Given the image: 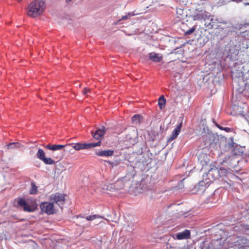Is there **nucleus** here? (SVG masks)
I'll use <instances>...</instances> for the list:
<instances>
[{
  "mask_svg": "<svg viewBox=\"0 0 249 249\" xmlns=\"http://www.w3.org/2000/svg\"><path fill=\"white\" fill-rule=\"evenodd\" d=\"M233 159L230 156H226L220 161L221 164L226 165L227 166H232L231 165V161Z\"/></svg>",
  "mask_w": 249,
  "mask_h": 249,
  "instance_id": "21",
  "label": "nucleus"
},
{
  "mask_svg": "<svg viewBox=\"0 0 249 249\" xmlns=\"http://www.w3.org/2000/svg\"><path fill=\"white\" fill-rule=\"evenodd\" d=\"M136 175L134 167L131 165H127L126 176L129 179L133 178Z\"/></svg>",
  "mask_w": 249,
  "mask_h": 249,
  "instance_id": "19",
  "label": "nucleus"
},
{
  "mask_svg": "<svg viewBox=\"0 0 249 249\" xmlns=\"http://www.w3.org/2000/svg\"><path fill=\"white\" fill-rule=\"evenodd\" d=\"M218 171L219 172V178L223 177H226L230 174L228 171L224 168H220L218 169Z\"/></svg>",
  "mask_w": 249,
  "mask_h": 249,
  "instance_id": "26",
  "label": "nucleus"
},
{
  "mask_svg": "<svg viewBox=\"0 0 249 249\" xmlns=\"http://www.w3.org/2000/svg\"><path fill=\"white\" fill-rule=\"evenodd\" d=\"M144 191V190L142 188H141V190L139 191V193H142Z\"/></svg>",
  "mask_w": 249,
  "mask_h": 249,
  "instance_id": "44",
  "label": "nucleus"
},
{
  "mask_svg": "<svg viewBox=\"0 0 249 249\" xmlns=\"http://www.w3.org/2000/svg\"><path fill=\"white\" fill-rule=\"evenodd\" d=\"M213 123L215 124L216 127L219 128L220 130H223L227 132H233V129L232 128L228 127H222L216 123L215 121H213Z\"/></svg>",
  "mask_w": 249,
  "mask_h": 249,
  "instance_id": "25",
  "label": "nucleus"
},
{
  "mask_svg": "<svg viewBox=\"0 0 249 249\" xmlns=\"http://www.w3.org/2000/svg\"><path fill=\"white\" fill-rule=\"evenodd\" d=\"M206 176L208 177V178H206L205 179H210L211 181V183L213 182V180L218 179L219 178L218 169L217 168H212L209 171Z\"/></svg>",
  "mask_w": 249,
  "mask_h": 249,
  "instance_id": "13",
  "label": "nucleus"
},
{
  "mask_svg": "<svg viewBox=\"0 0 249 249\" xmlns=\"http://www.w3.org/2000/svg\"><path fill=\"white\" fill-rule=\"evenodd\" d=\"M211 183V181L209 179H205L200 181L195 186V190L196 193L199 194L203 193L206 188Z\"/></svg>",
  "mask_w": 249,
  "mask_h": 249,
  "instance_id": "8",
  "label": "nucleus"
},
{
  "mask_svg": "<svg viewBox=\"0 0 249 249\" xmlns=\"http://www.w3.org/2000/svg\"><path fill=\"white\" fill-rule=\"evenodd\" d=\"M217 23H222V24H227V21H225V20H224L222 18H217Z\"/></svg>",
  "mask_w": 249,
  "mask_h": 249,
  "instance_id": "38",
  "label": "nucleus"
},
{
  "mask_svg": "<svg viewBox=\"0 0 249 249\" xmlns=\"http://www.w3.org/2000/svg\"><path fill=\"white\" fill-rule=\"evenodd\" d=\"M71 0H66L67 2H70V1H71Z\"/></svg>",
  "mask_w": 249,
  "mask_h": 249,
  "instance_id": "47",
  "label": "nucleus"
},
{
  "mask_svg": "<svg viewBox=\"0 0 249 249\" xmlns=\"http://www.w3.org/2000/svg\"><path fill=\"white\" fill-rule=\"evenodd\" d=\"M114 151L111 149H107L103 150H99L95 152V154L100 157H110L112 156Z\"/></svg>",
  "mask_w": 249,
  "mask_h": 249,
  "instance_id": "16",
  "label": "nucleus"
},
{
  "mask_svg": "<svg viewBox=\"0 0 249 249\" xmlns=\"http://www.w3.org/2000/svg\"><path fill=\"white\" fill-rule=\"evenodd\" d=\"M107 162L112 167L118 166L121 162V160H115L113 161H108Z\"/></svg>",
  "mask_w": 249,
  "mask_h": 249,
  "instance_id": "33",
  "label": "nucleus"
},
{
  "mask_svg": "<svg viewBox=\"0 0 249 249\" xmlns=\"http://www.w3.org/2000/svg\"><path fill=\"white\" fill-rule=\"evenodd\" d=\"M221 181H222V183L224 188L228 189L231 187V180H229V181H228L227 180H224L223 179H222Z\"/></svg>",
  "mask_w": 249,
  "mask_h": 249,
  "instance_id": "31",
  "label": "nucleus"
},
{
  "mask_svg": "<svg viewBox=\"0 0 249 249\" xmlns=\"http://www.w3.org/2000/svg\"><path fill=\"white\" fill-rule=\"evenodd\" d=\"M64 151L65 152H71V150H73V149L72 148V144L70 143L66 145H64Z\"/></svg>",
  "mask_w": 249,
  "mask_h": 249,
  "instance_id": "32",
  "label": "nucleus"
},
{
  "mask_svg": "<svg viewBox=\"0 0 249 249\" xmlns=\"http://www.w3.org/2000/svg\"><path fill=\"white\" fill-rule=\"evenodd\" d=\"M37 158L41 160H43L45 158V153L43 149L39 148L36 153Z\"/></svg>",
  "mask_w": 249,
  "mask_h": 249,
  "instance_id": "24",
  "label": "nucleus"
},
{
  "mask_svg": "<svg viewBox=\"0 0 249 249\" xmlns=\"http://www.w3.org/2000/svg\"><path fill=\"white\" fill-rule=\"evenodd\" d=\"M196 29V27L193 26L192 28L189 29V30H188L187 31H186L185 32V35L188 36V35H191L193 32H194Z\"/></svg>",
  "mask_w": 249,
  "mask_h": 249,
  "instance_id": "36",
  "label": "nucleus"
},
{
  "mask_svg": "<svg viewBox=\"0 0 249 249\" xmlns=\"http://www.w3.org/2000/svg\"><path fill=\"white\" fill-rule=\"evenodd\" d=\"M240 89L241 90H243V88H240Z\"/></svg>",
  "mask_w": 249,
  "mask_h": 249,
  "instance_id": "50",
  "label": "nucleus"
},
{
  "mask_svg": "<svg viewBox=\"0 0 249 249\" xmlns=\"http://www.w3.org/2000/svg\"><path fill=\"white\" fill-rule=\"evenodd\" d=\"M72 148L75 150H80L82 149H89L93 147L100 146L101 142L99 141L97 142L89 143H82L78 142L76 143H72Z\"/></svg>",
  "mask_w": 249,
  "mask_h": 249,
  "instance_id": "6",
  "label": "nucleus"
},
{
  "mask_svg": "<svg viewBox=\"0 0 249 249\" xmlns=\"http://www.w3.org/2000/svg\"><path fill=\"white\" fill-rule=\"evenodd\" d=\"M245 249H249V247H246Z\"/></svg>",
  "mask_w": 249,
  "mask_h": 249,
  "instance_id": "48",
  "label": "nucleus"
},
{
  "mask_svg": "<svg viewBox=\"0 0 249 249\" xmlns=\"http://www.w3.org/2000/svg\"><path fill=\"white\" fill-rule=\"evenodd\" d=\"M149 59L154 62H159L162 60L161 54L155 52H151L148 54Z\"/></svg>",
  "mask_w": 249,
  "mask_h": 249,
  "instance_id": "18",
  "label": "nucleus"
},
{
  "mask_svg": "<svg viewBox=\"0 0 249 249\" xmlns=\"http://www.w3.org/2000/svg\"><path fill=\"white\" fill-rule=\"evenodd\" d=\"M205 21V25L206 27H208L209 29H212L214 28V25L212 23L210 20V17H208L206 20Z\"/></svg>",
  "mask_w": 249,
  "mask_h": 249,
  "instance_id": "29",
  "label": "nucleus"
},
{
  "mask_svg": "<svg viewBox=\"0 0 249 249\" xmlns=\"http://www.w3.org/2000/svg\"><path fill=\"white\" fill-rule=\"evenodd\" d=\"M200 127L201 135L203 139L205 140L206 143L210 144L212 146H216L220 142V138L217 134H214L210 131L206 126H202Z\"/></svg>",
  "mask_w": 249,
  "mask_h": 249,
  "instance_id": "2",
  "label": "nucleus"
},
{
  "mask_svg": "<svg viewBox=\"0 0 249 249\" xmlns=\"http://www.w3.org/2000/svg\"><path fill=\"white\" fill-rule=\"evenodd\" d=\"M45 8V3L42 0H35L28 6L27 13L29 16L35 18L41 15Z\"/></svg>",
  "mask_w": 249,
  "mask_h": 249,
  "instance_id": "3",
  "label": "nucleus"
},
{
  "mask_svg": "<svg viewBox=\"0 0 249 249\" xmlns=\"http://www.w3.org/2000/svg\"><path fill=\"white\" fill-rule=\"evenodd\" d=\"M131 120L134 124H139L142 120V117L139 114H136L132 117Z\"/></svg>",
  "mask_w": 249,
  "mask_h": 249,
  "instance_id": "22",
  "label": "nucleus"
},
{
  "mask_svg": "<svg viewBox=\"0 0 249 249\" xmlns=\"http://www.w3.org/2000/svg\"><path fill=\"white\" fill-rule=\"evenodd\" d=\"M176 238L178 240L189 239L191 236L190 231L188 230H185L182 232L176 234Z\"/></svg>",
  "mask_w": 249,
  "mask_h": 249,
  "instance_id": "17",
  "label": "nucleus"
},
{
  "mask_svg": "<svg viewBox=\"0 0 249 249\" xmlns=\"http://www.w3.org/2000/svg\"><path fill=\"white\" fill-rule=\"evenodd\" d=\"M46 164L52 165L54 163V161L51 158H46L42 160Z\"/></svg>",
  "mask_w": 249,
  "mask_h": 249,
  "instance_id": "30",
  "label": "nucleus"
},
{
  "mask_svg": "<svg viewBox=\"0 0 249 249\" xmlns=\"http://www.w3.org/2000/svg\"><path fill=\"white\" fill-rule=\"evenodd\" d=\"M64 147V145H61V144H59V145L54 144V145H52V148H53V151H56V150H59L62 149Z\"/></svg>",
  "mask_w": 249,
  "mask_h": 249,
  "instance_id": "34",
  "label": "nucleus"
},
{
  "mask_svg": "<svg viewBox=\"0 0 249 249\" xmlns=\"http://www.w3.org/2000/svg\"><path fill=\"white\" fill-rule=\"evenodd\" d=\"M183 180H181L179 183L178 184V185L176 187L177 189H182V188H183L184 187V184H183Z\"/></svg>",
  "mask_w": 249,
  "mask_h": 249,
  "instance_id": "37",
  "label": "nucleus"
},
{
  "mask_svg": "<svg viewBox=\"0 0 249 249\" xmlns=\"http://www.w3.org/2000/svg\"><path fill=\"white\" fill-rule=\"evenodd\" d=\"M45 147L48 149H49V150H53V148H52V145H51V144H47L45 146Z\"/></svg>",
  "mask_w": 249,
  "mask_h": 249,
  "instance_id": "41",
  "label": "nucleus"
},
{
  "mask_svg": "<svg viewBox=\"0 0 249 249\" xmlns=\"http://www.w3.org/2000/svg\"><path fill=\"white\" fill-rule=\"evenodd\" d=\"M208 40H209V38L207 37H205L204 38H203V45H204L206 42L208 41Z\"/></svg>",
  "mask_w": 249,
  "mask_h": 249,
  "instance_id": "42",
  "label": "nucleus"
},
{
  "mask_svg": "<svg viewBox=\"0 0 249 249\" xmlns=\"http://www.w3.org/2000/svg\"><path fill=\"white\" fill-rule=\"evenodd\" d=\"M245 229L247 230H249V225H247L245 227Z\"/></svg>",
  "mask_w": 249,
  "mask_h": 249,
  "instance_id": "45",
  "label": "nucleus"
},
{
  "mask_svg": "<svg viewBox=\"0 0 249 249\" xmlns=\"http://www.w3.org/2000/svg\"><path fill=\"white\" fill-rule=\"evenodd\" d=\"M89 92H90L89 89L86 88H84V89L83 90V93L85 95H88Z\"/></svg>",
  "mask_w": 249,
  "mask_h": 249,
  "instance_id": "39",
  "label": "nucleus"
},
{
  "mask_svg": "<svg viewBox=\"0 0 249 249\" xmlns=\"http://www.w3.org/2000/svg\"><path fill=\"white\" fill-rule=\"evenodd\" d=\"M40 207L43 212L48 214H52L54 213V205L52 202H42L40 205Z\"/></svg>",
  "mask_w": 249,
  "mask_h": 249,
  "instance_id": "10",
  "label": "nucleus"
},
{
  "mask_svg": "<svg viewBox=\"0 0 249 249\" xmlns=\"http://www.w3.org/2000/svg\"><path fill=\"white\" fill-rule=\"evenodd\" d=\"M249 35V23L237 24L231 26L222 38L225 42L228 43L225 45L223 54L231 58L237 55L240 49V43Z\"/></svg>",
  "mask_w": 249,
  "mask_h": 249,
  "instance_id": "1",
  "label": "nucleus"
},
{
  "mask_svg": "<svg viewBox=\"0 0 249 249\" xmlns=\"http://www.w3.org/2000/svg\"><path fill=\"white\" fill-rule=\"evenodd\" d=\"M210 17L209 13L203 10L199 11L196 10V13L193 16L194 20H206L207 18Z\"/></svg>",
  "mask_w": 249,
  "mask_h": 249,
  "instance_id": "11",
  "label": "nucleus"
},
{
  "mask_svg": "<svg viewBox=\"0 0 249 249\" xmlns=\"http://www.w3.org/2000/svg\"><path fill=\"white\" fill-rule=\"evenodd\" d=\"M182 120L183 119H181L180 122L178 124L176 128L173 130L171 135L168 139L167 142H171L178 137L180 132L181 128L182 127Z\"/></svg>",
  "mask_w": 249,
  "mask_h": 249,
  "instance_id": "14",
  "label": "nucleus"
},
{
  "mask_svg": "<svg viewBox=\"0 0 249 249\" xmlns=\"http://www.w3.org/2000/svg\"><path fill=\"white\" fill-rule=\"evenodd\" d=\"M141 185H142V184H140L139 185V187H141Z\"/></svg>",
  "mask_w": 249,
  "mask_h": 249,
  "instance_id": "51",
  "label": "nucleus"
},
{
  "mask_svg": "<svg viewBox=\"0 0 249 249\" xmlns=\"http://www.w3.org/2000/svg\"><path fill=\"white\" fill-rule=\"evenodd\" d=\"M8 149H17L22 147L23 145L18 142H11L6 145Z\"/></svg>",
  "mask_w": 249,
  "mask_h": 249,
  "instance_id": "20",
  "label": "nucleus"
},
{
  "mask_svg": "<svg viewBox=\"0 0 249 249\" xmlns=\"http://www.w3.org/2000/svg\"><path fill=\"white\" fill-rule=\"evenodd\" d=\"M243 0H231V1H234L236 2H239L242 1Z\"/></svg>",
  "mask_w": 249,
  "mask_h": 249,
  "instance_id": "43",
  "label": "nucleus"
},
{
  "mask_svg": "<svg viewBox=\"0 0 249 249\" xmlns=\"http://www.w3.org/2000/svg\"><path fill=\"white\" fill-rule=\"evenodd\" d=\"M134 15H135V14L133 13V12L128 13L126 15L122 16L121 19H120L119 20V21H120L121 20H126L128 18V17H131L134 16Z\"/></svg>",
  "mask_w": 249,
  "mask_h": 249,
  "instance_id": "35",
  "label": "nucleus"
},
{
  "mask_svg": "<svg viewBox=\"0 0 249 249\" xmlns=\"http://www.w3.org/2000/svg\"><path fill=\"white\" fill-rule=\"evenodd\" d=\"M30 194L32 195H35L37 192V187L34 182L31 183V188L29 191Z\"/></svg>",
  "mask_w": 249,
  "mask_h": 249,
  "instance_id": "27",
  "label": "nucleus"
},
{
  "mask_svg": "<svg viewBox=\"0 0 249 249\" xmlns=\"http://www.w3.org/2000/svg\"><path fill=\"white\" fill-rule=\"evenodd\" d=\"M166 99L163 95H161L159 99L158 105L160 109H162L165 107Z\"/></svg>",
  "mask_w": 249,
  "mask_h": 249,
  "instance_id": "23",
  "label": "nucleus"
},
{
  "mask_svg": "<svg viewBox=\"0 0 249 249\" xmlns=\"http://www.w3.org/2000/svg\"><path fill=\"white\" fill-rule=\"evenodd\" d=\"M210 20L211 21V22L212 23H213V24L214 25V23L217 22V18H210Z\"/></svg>",
  "mask_w": 249,
  "mask_h": 249,
  "instance_id": "40",
  "label": "nucleus"
},
{
  "mask_svg": "<svg viewBox=\"0 0 249 249\" xmlns=\"http://www.w3.org/2000/svg\"><path fill=\"white\" fill-rule=\"evenodd\" d=\"M124 184L122 179L117 180L114 183L109 184L105 186L104 189L109 191H116L124 188Z\"/></svg>",
  "mask_w": 249,
  "mask_h": 249,
  "instance_id": "9",
  "label": "nucleus"
},
{
  "mask_svg": "<svg viewBox=\"0 0 249 249\" xmlns=\"http://www.w3.org/2000/svg\"><path fill=\"white\" fill-rule=\"evenodd\" d=\"M247 74H248V75L249 76V70L248 71Z\"/></svg>",
  "mask_w": 249,
  "mask_h": 249,
  "instance_id": "49",
  "label": "nucleus"
},
{
  "mask_svg": "<svg viewBox=\"0 0 249 249\" xmlns=\"http://www.w3.org/2000/svg\"><path fill=\"white\" fill-rule=\"evenodd\" d=\"M96 218H103V217L98 214L89 215L85 217L87 221H92Z\"/></svg>",
  "mask_w": 249,
  "mask_h": 249,
  "instance_id": "28",
  "label": "nucleus"
},
{
  "mask_svg": "<svg viewBox=\"0 0 249 249\" xmlns=\"http://www.w3.org/2000/svg\"><path fill=\"white\" fill-rule=\"evenodd\" d=\"M127 133L124 138V141L127 142L126 144H134L138 142L137 130L133 126L126 128Z\"/></svg>",
  "mask_w": 249,
  "mask_h": 249,
  "instance_id": "5",
  "label": "nucleus"
},
{
  "mask_svg": "<svg viewBox=\"0 0 249 249\" xmlns=\"http://www.w3.org/2000/svg\"><path fill=\"white\" fill-rule=\"evenodd\" d=\"M219 145L220 147H224L226 151H231L234 155L237 154L235 152V150L240 147L237 143L233 142V138L232 137L227 138L224 136H221Z\"/></svg>",
  "mask_w": 249,
  "mask_h": 249,
  "instance_id": "4",
  "label": "nucleus"
},
{
  "mask_svg": "<svg viewBox=\"0 0 249 249\" xmlns=\"http://www.w3.org/2000/svg\"><path fill=\"white\" fill-rule=\"evenodd\" d=\"M106 131V128L104 126H102L101 128L97 129L95 132L91 131L92 137L96 140H100L104 135Z\"/></svg>",
  "mask_w": 249,
  "mask_h": 249,
  "instance_id": "15",
  "label": "nucleus"
},
{
  "mask_svg": "<svg viewBox=\"0 0 249 249\" xmlns=\"http://www.w3.org/2000/svg\"><path fill=\"white\" fill-rule=\"evenodd\" d=\"M18 204L25 212L31 213L35 210V208L33 206H29L23 198H19L18 200Z\"/></svg>",
  "mask_w": 249,
  "mask_h": 249,
  "instance_id": "12",
  "label": "nucleus"
},
{
  "mask_svg": "<svg viewBox=\"0 0 249 249\" xmlns=\"http://www.w3.org/2000/svg\"><path fill=\"white\" fill-rule=\"evenodd\" d=\"M244 5H249V2H245L244 3Z\"/></svg>",
  "mask_w": 249,
  "mask_h": 249,
  "instance_id": "46",
  "label": "nucleus"
},
{
  "mask_svg": "<svg viewBox=\"0 0 249 249\" xmlns=\"http://www.w3.org/2000/svg\"><path fill=\"white\" fill-rule=\"evenodd\" d=\"M50 200L53 204H57L61 208H62L65 200V195L61 193H55L51 195Z\"/></svg>",
  "mask_w": 249,
  "mask_h": 249,
  "instance_id": "7",
  "label": "nucleus"
}]
</instances>
